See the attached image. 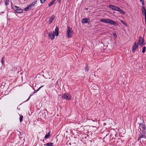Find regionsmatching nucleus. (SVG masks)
Here are the masks:
<instances>
[{
  "instance_id": "obj_1",
  "label": "nucleus",
  "mask_w": 146,
  "mask_h": 146,
  "mask_svg": "<svg viewBox=\"0 0 146 146\" xmlns=\"http://www.w3.org/2000/svg\"><path fill=\"white\" fill-rule=\"evenodd\" d=\"M100 21L101 22H104L106 23L109 24L111 25L115 26H117L118 24L115 21L109 19H103L100 20Z\"/></svg>"
},
{
  "instance_id": "obj_2",
  "label": "nucleus",
  "mask_w": 146,
  "mask_h": 146,
  "mask_svg": "<svg viewBox=\"0 0 146 146\" xmlns=\"http://www.w3.org/2000/svg\"><path fill=\"white\" fill-rule=\"evenodd\" d=\"M62 97L63 99L69 100L71 99L72 96L69 93H66L62 94Z\"/></svg>"
},
{
  "instance_id": "obj_3",
  "label": "nucleus",
  "mask_w": 146,
  "mask_h": 146,
  "mask_svg": "<svg viewBox=\"0 0 146 146\" xmlns=\"http://www.w3.org/2000/svg\"><path fill=\"white\" fill-rule=\"evenodd\" d=\"M140 134H138L139 136L138 137L137 141L140 140L142 138L146 139V131H143L141 132H140Z\"/></svg>"
},
{
  "instance_id": "obj_4",
  "label": "nucleus",
  "mask_w": 146,
  "mask_h": 146,
  "mask_svg": "<svg viewBox=\"0 0 146 146\" xmlns=\"http://www.w3.org/2000/svg\"><path fill=\"white\" fill-rule=\"evenodd\" d=\"M73 32L72 31V28L69 26L66 31V36L67 38H69L72 36L71 33Z\"/></svg>"
},
{
  "instance_id": "obj_5",
  "label": "nucleus",
  "mask_w": 146,
  "mask_h": 146,
  "mask_svg": "<svg viewBox=\"0 0 146 146\" xmlns=\"http://www.w3.org/2000/svg\"><path fill=\"white\" fill-rule=\"evenodd\" d=\"M139 43L138 42H135L134 43L133 45L132 46V51L133 53H134L135 50L137 49L139 46Z\"/></svg>"
},
{
  "instance_id": "obj_6",
  "label": "nucleus",
  "mask_w": 146,
  "mask_h": 146,
  "mask_svg": "<svg viewBox=\"0 0 146 146\" xmlns=\"http://www.w3.org/2000/svg\"><path fill=\"white\" fill-rule=\"evenodd\" d=\"M14 10L17 13H21L23 12V9L20 8L16 6H14Z\"/></svg>"
},
{
  "instance_id": "obj_7",
  "label": "nucleus",
  "mask_w": 146,
  "mask_h": 146,
  "mask_svg": "<svg viewBox=\"0 0 146 146\" xmlns=\"http://www.w3.org/2000/svg\"><path fill=\"white\" fill-rule=\"evenodd\" d=\"M144 39L141 36L139 37V39L138 41L139 44L140 46H142L145 44L144 43Z\"/></svg>"
},
{
  "instance_id": "obj_8",
  "label": "nucleus",
  "mask_w": 146,
  "mask_h": 146,
  "mask_svg": "<svg viewBox=\"0 0 146 146\" xmlns=\"http://www.w3.org/2000/svg\"><path fill=\"white\" fill-rule=\"evenodd\" d=\"M143 120V123H138L139 124V126L141 127V128L142 129H141V128H140V130L141 131H146V127L145 125L144 124V121Z\"/></svg>"
},
{
  "instance_id": "obj_9",
  "label": "nucleus",
  "mask_w": 146,
  "mask_h": 146,
  "mask_svg": "<svg viewBox=\"0 0 146 146\" xmlns=\"http://www.w3.org/2000/svg\"><path fill=\"white\" fill-rule=\"evenodd\" d=\"M52 33H52L51 32H50L48 33L49 38L52 40L54 39L55 36L54 31H53Z\"/></svg>"
},
{
  "instance_id": "obj_10",
  "label": "nucleus",
  "mask_w": 146,
  "mask_h": 146,
  "mask_svg": "<svg viewBox=\"0 0 146 146\" xmlns=\"http://www.w3.org/2000/svg\"><path fill=\"white\" fill-rule=\"evenodd\" d=\"M90 21V18H84L81 21V23H88Z\"/></svg>"
},
{
  "instance_id": "obj_11",
  "label": "nucleus",
  "mask_w": 146,
  "mask_h": 146,
  "mask_svg": "<svg viewBox=\"0 0 146 146\" xmlns=\"http://www.w3.org/2000/svg\"><path fill=\"white\" fill-rule=\"evenodd\" d=\"M141 10L142 15L145 16V17H146V9L144 6L141 7Z\"/></svg>"
},
{
  "instance_id": "obj_12",
  "label": "nucleus",
  "mask_w": 146,
  "mask_h": 146,
  "mask_svg": "<svg viewBox=\"0 0 146 146\" xmlns=\"http://www.w3.org/2000/svg\"><path fill=\"white\" fill-rule=\"evenodd\" d=\"M55 31V35L56 36H58L59 35V28L58 26H56Z\"/></svg>"
},
{
  "instance_id": "obj_13",
  "label": "nucleus",
  "mask_w": 146,
  "mask_h": 146,
  "mask_svg": "<svg viewBox=\"0 0 146 146\" xmlns=\"http://www.w3.org/2000/svg\"><path fill=\"white\" fill-rule=\"evenodd\" d=\"M116 6L115 5H109V7L110 9L113 10H115L116 9Z\"/></svg>"
},
{
  "instance_id": "obj_14",
  "label": "nucleus",
  "mask_w": 146,
  "mask_h": 146,
  "mask_svg": "<svg viewBox=\"0 0 146 146\" xmlns=\"http://www.w3.org/2000/svg\"><path fill=\"white\" fill-rule=\"evenodd\" d=\"M54 18V17L53 16H51L49 20V23L50 24L53 21Z\"/></svg>"
},
{
  "instance_id": "obj_15",
  "label": "nucleus",
  "mask_w": 146,
  "mask_h": 146,
  "mask_svg": "<svg viewBox=\"0 0 146 146\" xmlns=\"http://www.w3.org/2000/svg\"><path fill=\"white\" fill-rule=\"evenodd\" d=\"M50 131H49L47 134L46 133V134L45 135L44 137V138L45 139H48L49 137L51 136V135H50Z\"/></svg>"
},
{
  "instance_id": "obj_16",
  "label": "nucleus",
  "mask_w": 146,
  "mask_h": 146,
  "mask_svg": "<svg viewBox=\"0 0 146 146\" xmlns=\"http://www.w3.org/2000/svg\"><path fill=\"white\" fill-rule=\"evenodd\" d=\"M43 145L44 146H53V143L51 142H50L46 143V144H44Z\"/></svg>"
},
{
  "instance_id": "obj_17",
  "label": "nucleus",
  "mask_w": 146,
  "mask_h": 146,
  "mask_svg": "<svg viewBox=\"0 0 146 146\" xmlns=\"http://www.w3.org/2000/svg\"><path fill=\"white\" fill-rule=\"evenodd\" d=\"M37 1H34L33 2H32L31 4L30 5H29L31 8L32 6H34L35 4H36Z\"/></svg>"
},
{
  "instance_id": "obj_18",
  "label": "nucleus",
  "mask_w": 146,
  "mask_h": 146,
  "mask_svg": "<svg viewBox=\"0 0 146 146\" xmlns=\"http://www.w3.org/2000/svg\"><path fill=\"white\" fill-rule=\"evenodd\" d=\"M31 9V8L30 7L29 5V6L27 7L24 8V11H27Z\"/></svg>"
},
{
  "instance_id": "obj_19",
  "label": "nucleus",
  "mask_w": 146,
  "mask_h": 146,
  "mask_svg": "<svg viewBox=\"0 0 146 146\" xmlns=\"http://www.w3.org/2000/svg\"><path fill=\"white\" fill-rule=\"evenodd\" d=\"M19 115L20 116V117H19V120L20 122V123L23 120V116L22 115H20V114H19Z\"/></svg>"
},
{
  "instance_id": "obj_20",
  "label": "nucleus",
  "mask_w": 146,
  "mask_h": 146,
  "mask_svg": "<svg viewBox=\"0 0 146 146\" xmlns=\"http://www.w3.org/2000/svg\"><path fill=\"white\" fill-rule=\"evenodd\" d=\"M5 4L6 6L8 5L9 4V0H5Z\"/></svg>"
},
{
  "instance_id": "obj_21",
  "label": "nucleus",
  "mask_w": 146,
  "mask_h": 146,
  "mask_svg": "<svg viewBox=\"0 0 146 146\" xmlns=\"http://www.w3.org/2000/svg\"><path fill=\"white\" fill-rule=\"evenodd\" d=\"M119 12L122 15H124L125 14V12L123 10L121 9Z\"/></svg>"
},
{
  "instance_id": "obj_22",
  "label": "nucleus",
  "mask_w": 146,
  "mask_h": 146,
  "mask_svg": "<svg viewBox=\"0 0 146 146\" xmlns=\"http://www.w3.org/2000/svg\"><path fill=\"white\" fill-rule=\"evenodd\" d=\"M120 21H121V23L123 24V25H124L125 26H127V24L123 21L121 20Z\"/></svg>"
},
{
  "instance_id": "obj_23",
  "label": "nucleus",
  "mask_w": 146,
  "mask_h": 146,
  "mask_svg": "<svg viewBox=\"0 0 146 146\" xmlns=\"http://www.w3.org/2000/svg\"><path fill=\"white\" fill-rule=\"evenodd\" d=\"M54 3L51 1L50 2L48 5V7H50Z\"/></svg>"
},
{
  "instance_id": "obj_24",
  "label": "nucleus",
  "mask_w": 146,
  "mask_h": 146,
  "mask_svg": "<svg viewBox=\"0 0 146 146\" xmlns=\"http://www.w3.org/2000/svg\"><path fill=\"white\" fill-rule=\"evenodd\" d=\"M85 70L87 72H88L89 71V68L88 67V65H87L85 67Z\"/></svg>"
},
{
  "instance_id": "obj_25",
  "label": "nucleus",
  "mask_w": 146,
  "mask_h": 146,
  "mask_svg": "<svg viewBox=\"0 0 146 146\" xmlns=\"http://www.w3.org/2000/svg\"><path fill=\"white\" fill-rule=\"evenodd\" d=\"M4 57H3L2 58L1 60V62L3 64H4Z\"/></svg>"
},
{
  "instance_id": "obj_26",
  "label": "nucleus",
  "mask_w": 146,
  "mask_h": 146,
  "mask_svg": "<svg viewBox=\"0 0 146 146\" xmlns=\"http://www.w3.org/2000/svg\"><path fill=\"white\" fill-rule=\"evenodd\" d=\"M146 49V47L145 46H143V49H142V52L143 53H144L145 52Z\"/></svg>"
},
{
  "instance_id": "obj_27",
  "label": "nucleus",
  "mask_w": 146,
  "mask_h": 146,
  "mask_svg": "<svg viewBox=\"0 0 146 146\" xmlns=\"http://www.w3.org/2000/svg\"><path fill=\"white\" fill-rule=\"evenodd\" d=\"M120 8L119 7L117 6L115 10L119 12V11L120 10Z\"/></svg>"
},
{
  "instance_id": "obj_28",
  "label": "nucleus",
  "mask_w": 146,
  "mask_h": 146,
  "mask_svg": "<svg viewBox=\"0 0 146 146\" xmlns=\"http://www.w3.org/2000/svg\"><path fill=\"white\" fill-rule=\"evenodd\" d=\"M140 2H141L142 4L143 5H144V0H140Z\"/></svg>"
},
{
  "instance_id": "obj_29",
  "label": "nucleus",
  "mask_w": 146,
  "mask_h": 146,
  "mask_svg": "<svg viewBox=\"0 0 146 146\" xmlns=\"http://www.w3.org/2000/svg\"><path fill=\"white\" fill-rule=\"evenodd\" d=\"M32 96V95H30L29 97L28 98V99L26 100V101H25L24 102H27V101H28L30 99L31 96Z\"/></svg>"
},
{
  "instance_id": "obj_30",
  "label": "nucleus",
  "mask_w": 146,
  "mask_h": 146,
  "mask_svg": "<svg viewBox=\"0 0 146 146\" xmlns=\"http://www.w3.org/2000/svg\"><path fill=\"white\" fill-rule=\"evenodd\" d=\"M113 35L114 37H115V38H116L117 37V34L115 33H113Z\"/></svg>"
},
{
  "instance_id": "obj_31",
  "label": "nucleus",
  "mask_w": 146,
  "mask_h": 146,
  "mask_svg": "<svg viewBox=\"0 0 146 146\" xmlns=\"http://www.w3.org/2000/svg\"><path fill=\"white\" fill-rule=\"evenodd\" d=\"M46 1V0H40V2L41 3H44Z\"/></svg>"
},
{
  "instance_id": "obj_32",
  "label": "nucleus",
  "mask_w": 146,
  "mask_h": 146,
  "mask_svg": "<svg viewBox=\"0 0 146 146\" xmlns=\"http://www.w3.org/2000/svg\"><path fill=\"white\" fill-rule=\"evenodd\" d=\"M44 85H43V86H41L40 87H39L36 90L37 91H38L42 87H43L44 86Z\"/></svg>"
},
{
  "instance_id": "obj_33",
  "label": "nucleus",
  "mask_w": 146,
  "mask_h": 146,
  "mask_svg": "<svg viewBox=\"0 0 146 146\" xmlns=\"http://www.w3.org/2000/svg\"><path fill=\"white\" fill-rule=\"evenodd\" d=\"M38 91H37V90H35L34 91L33 93H36V92H37Z\"/></svg>"
},
{
  "instance_id": "obj_34",
  "label": "nucleus",
  "mask_w": 146,
  "mask_h": 146,
  "mask_svg": "<svg viewBox=\"0 0 146 146\" xmlns=\"http://www.w3.org/2000/svg\"><path fill=\"white\" fill-rule=\"evenodd\" d=\"M17 109L19 110H20V108H19V107H18L17 108Z\"/></svg>"
},
{
  "instance_id": "obj_35",
  "label": "nucleus",
  "mask_w": 146,
  "mask_h": 146,
  "mask_svg": "<svg viewBox=\"0 0 146 146\" xmlns=\"http://www.w3.org/2000/svg\"><path fill=\"white\" fill-rule=\"evenodd\" d=\"M4 13V11L1 12L0 13V15H1V14L3 13Z\"/></svg>"
},
{
  "instance_id": "obj_36",
  "label": "nucleus",
  "mask_w": 146,
  "mask_h": 146,
  "mask_svg": "<svg viewBox=\"0 0 146 146\" xmlns=\"http://www.w3.org/2000/svg\"><path fill=\"white\" fill-rule=\"evenodd\" d=\"M145 24L146 25V17H145Z\"/></svg>"
},
{
  "instance_id": "obj_37",
  "label": "nucleus",
  "mask_w": 146,
  "mask_h": 146,
  "mask_svg": "<svg viewBox=\"0 0 146 146\" xmlns=\"http://www.w3.org/2000/svg\"><path fill=\"white\" fill-rule=\"evenodd\" d=\"M59 3H60L61 2V0H57Z\"/></svg>"
},
{
  "instance_id": "obj_38",
  "label": "nucleus",
  "mask_w": 146,
  "mask_h": 146,
  "mask_svg": "<svg viewBox=\"0 0 146 146\" xmlns=\"http://www.w3.org/2000/svg\"><path fill=\"white\" fill-rule=\"evenodd\" d=\"M118 134L117 133H116L115 134V137H117Z\"/></svg>"
},
{
  "instance_id": "obj_39",
  "label": "nucleus",
  "mask_w": 146,
  "mask_h": 146,
  "mask_svg": "<svg viewBox=\"0 0 146 146\" xmlns=\"http://www.w3.org/2000/svg\"><path fill=\"white\" fill-rule=\"evenodd\" d=\"M79 135H76V137H74V138H76V137H79Z\"/></svg>"
},
{
  "instance_id": "obj_40",
  "label": "nucleus",
  "mask_w": 146,
  "mask_h": 146,
  "mask_svg": "<svg viewBox=\"0 0 146 146\" xmlns=\"http://www.w3.org/2000/svg\"><path fill=\"white\" fill-rule=\"evenodd\" d=\"M56 0H52V1L54 3Z\"/></svg>"
},
{
  "instance_id": "obj_41",
  "label": "nucleus",
  "mask_w": 146,
  "mask_h": 146,
  "mask_svg": "<svg viewBox=\"0 0 146 146\" xmlns=\"http://www.w3.org/2000/svg\"><path fill=\"white\" fill-rule=\"evenodd\" d=\"M42 141L44 142V143H45L44 142V139H43L42 140Z\"/></svg>"
},
{
  "instance_id": "obj_42",
  "label": "nucleus",
  "mask_w": 146,
  "mask_h": 146,
  "mask_svg": "<svg viewBox=\"0 0 146 146\" xmlns=\"http://www.w3.org/2000/svg\"><path fill=\"white\" fill-rule=\"evenodd\" d=\"M86 10H88V9L87 8H86Z\"/></svg>"
},
{
  "instance_id": "obj_43",
  "label": "nucleus",
  "mask_w": 146,
  "mask_h": 146,
  "mask_svg": "<svg viewBox=\"0 0 146 146\" xmlns=\"http://www.w3.org/2000/svg\"><path fill=\"white\" fill-rule=\"evenodd\" d=\"M92 120V121H94H94H95V120Z\"/></svg>"
},
{
  "instance_id": "obj_44",
  "label": "nucleus",
  "mask_w": 146,
  "mask_h": 146,
  "mask_svg": "<svg viewBox=\"0 0 146 146\" xmlns=\"http://www.w3.org/2000/svg\"><path fill=\"white\" fill-rule=\"evenodd\" d=\"M110 136H112V135H111V134L110 135Z\"/></svg>"
},
{
  "instance_id": "obj_45",
  "label": "nucleus",
  "mask_w": 146,
  "mask_h": 146,
  "mask_svg": "<svg viewBox=\"0 0 146 146\" xmlns=\"http://www.w3.org/2000/svg\"><path fill=\"white\" fill-rule=\"evenodd\" d=\"M110 136H112V135H111V134L110 135Z\"/></svg>"
},
{
  "instance_id": "obj_46",
  "label": "nucleus",
  "mask_w": 146,
  "mask_h": 146,
  "mask_svg": "<svg viewBox=\"0 0 146 146\" xmlns=\"http://www.w3.org/2000/svg\"><path fill=\"white\" fill-rule=\"evenodd\" d=\"M70 145H71V144L70 143H69Z\"/></svg>"
}]
</instances>
